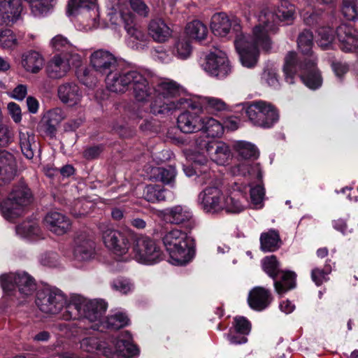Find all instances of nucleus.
Returning <instances> with one entry per match:
<instances>
[{"label":"nucleus","mask_w":358,"mask_h":358,"mask_svg":"<svg viewBox=\"0 0 358 358\" xmlns=\"http://www.w3.org/2000/svg\"><path fill=\"white\" fill-rule=\"evenodd\" d=\"M278 18L273 7L264 6L257 15L258 24L253 28L252 35L245 36L240 34L236 36L235 46L243 66L248 68L255 66L260 49L265 52L270 51L272 41L269 34L276 32Z\"/></svg>","instance_id":"obj_1"},{"label":"nucleus","mask_w":358,"mask_h":358,"mask_svg":"<svg viewBox=\"0 0 358 358\" xmlns=\"http://www.w3.org/2000/svg\"><path fill=\"white\" fill-rule=\"evenodd\" d=\"M282 71L287 83H294L297 73H300L302 82L309 88L315 90L322 85V79L317 69V57L305 58L303 61L294 51L288 52L284 57Z\"/></svg>","instance_id":"obj_2"},{"label":"nucleus","mask_w":358,"mask_h":358,"mask_svg":"<svg viewBox=\"0 0 358 358\" xmlns=\"http://www.w3.org/2000/svg\"><path fill=\"white\" fill-rule=\"evenodd\" d=\"M106 308L107 304L103 300H73L66 306L62 318L64 320H87L91 322H98L91 327L99 329V324Z\"/></svg>","instance_id":"obj_3"},{"label":"nucleus","mask_w":358,"mask_h":358,"mask_svg":"<svg viewBox=\"0 0 358 358\" xmlns=\"http://www.w3.org/2000/svg\"><path fill=\"white\" fill-rule=\"evenodd\" d=\"M32 201L30 189L23 183L15 186L8 199L0 202V208L3 216L8 220L13 221L20 217L24 208Z\"/></svg>","instance_id":"obj_4"},{"label":"nucleus","mask_w":358,"mask_h":358,"mask_svg":"<svg viewBox=\"0 0 358 358\" xmlns=\"http://www.w3.org/2000/svg\"><path fill=\"white\" fill-rule=\"evenodd\" d=\"M162 241L176 264H183L189 261L190 248L186 233L177 229H172L163 236Z\"/></svg>","instance_id":"obj_5"},{"label":"nucleus","mask_w":358,"mask_h":358,"mask_svg":"<svg viewBox=\"0 0 358 358\" xmlns=\"http://www.w3.org/2000/svg\"><path fill=\"white\" fill-rule=\"evenodd\" d=\"M245 113L249 120L257 126L271 127L279 119L276 108L270 103L259 101L248 106Z\"/></svg>","instance_id":"obj_6"},{"label":"nucleus","mask_w":358,"mask_h":358,"mask_svg":"<svg viewBox=\"0 0 358 358\" xmlns=\"http://www.w3.org/2000/svg\"><path fill=\"white\" fill-rule=\"evenodd\" d=\"M133 253L134 259L143 264H155L163 258V252L156 242L143 236L136 238Z\"/></svg>","instance_id":"obj_7"},{"label":"nucleus","mask_w":358,"mask_h":358,"mask_svg":"<svg viewBox=\"0 0 358 358\" xmlns=\"http://www.w3.org/2000/svg\"><path fill=\"white\" fill-rule=\"evenodd\" d=\"M101 229L106 246L114 254L122 256L128 252L131 236L129 232L120 231L103 225Z\"/></svg>","instance_id":"obj_8"},{"label":"nucleus","mask_w":358,"mask_h":358,"mask_svg":"<svg viewBox=\"0 0 358 358\" xmlns=\"http://www.w3.org/2000/svg\"><path fill=\"white\" fill-rule=\"evenodd\" d=\"M36 303L43 313L57 314L66 304V298L58 289H45L37 294Z\"/></svg>","instance_id":"obj_9"},{"label":"nucleus","mask_w":358,"mask_h":358,"mask_svg":"<svg viewBox=\"0 0 358 358\" xmlns=\"http://www.w3.org/2000/svg\"><path fill=\"white\" fill-rule=\"evenodd\" d=\"M90 61L93 69L103 76H108L117 66L114 54L104 49L94 51L90 56Z\"/></svg>","instance_id":"obj_10"},{"label":"nucleus","mask_w":358,"mask_h":358,"mask_svg":"<svg viewBox=\"0 0 358 358\" xmlns=\"http://www.w3.org/2000/svg\"><path fill=\"white\" fill-rule=\"evenodd\" d=\"M202 66L206 71L219 78H224L231 72L229 61L222 52L208 55Z\"/></svg>","instance_id":"obj_11"},{"label":"nucleus","mask_w":358,"mask_h":358,"mask_svg":"<svg viewBox=\"0 0 358 358\" xmlns=\"http://www.w3.org/2000/svg\"><path fill=\"white\" fill-rule=\"evenodd\" d=\"M201 205L207 213H218L224 208L225 196L217 187H208L199 194Z\"/></svg>","instance_id":"obj_12"},{"label":"nucleus","mask_w":358,"mask_h":358,"mask_svg":"<svg viewBox=\"0 0 358 358\" xmlns=\"http://www.w3.org/2000/svg\"><path fill=\"white\" fill-rule=\"evenodd\" d=\"M137 71H111L106 78L107 87L116 93H124L131 88Z\"/></svg>","instance_id":"obj_13"},{"label":"nucleus","mask_w":358,"mask_h":358,"mask_svg":"<svg viewBox=\"0 0 358 358\" xmlns=\"http://www.w3.org/2000/svg\"><path fill=\"white\" fill-rule=\"evenodd\" d=\"M73 254L75 258L80 262L92 259L95 254V243L92 236L86 232L78 233L75 237Z\"/></svg>","instance_id":"obj_14"},{"label":"nucleus","mask_w":358,"mask_h":358,"mask_svg":"<svg viewBox=\"0 0 358 358\" xmlns=\"http://www.w3.org/2000/svg\"><path fill=\"white\" fill-rule=\"evenodd\" d=\"M189 99H180L176 101L169 99H162L157 97L150 104V111L154 115H165L181 108H195L197 105H194Z\"/></svg>","instance_id":"obj_15"},{"label":"nucleus","mask_w":358,"mask_h":358,"mask_svg":"<svg viewBox=\"0 0 358 358\" xmlns=\"http://www.w3.org/2000/svg\"><path fill=\"white\" fill-rule=\"evenodd\" d=\"M161 213L171 224H187L189 228L194 226L192 213L186 206L176 205L162 210Z\"/></svg>","instance_id":"obj_16"},{"label":"nucleus","mask_w":358,"mask_h":358,"mask_svg":"<svg viewBox=\"0 0 358 358\" xmlns=\"http://www.w3.org/2000/svg\"><path fill=\"white\" fill-rule=\"evenodd\" d=\"M22 10L21 0H0V24H13L20 19Z\"/></svg>","instance_id":"obj_17"},{"label":"nucleus","mask_w":358,"mask_h":358,"mask_svg":"<svg viewBox=\"0 0 358 358\" xmlns=\"http://www.w3.org/2000/svg\"><path fill=\"white\" fill-rule=\"evenodd\" d=\"M272 300L271 291L260 286L252 288L248 296L249 306L256 311H262L268 308Z\"/></svg>","instance_id":"obj_18"},{"label":"nucleus","mask_w":358,"mask_h":358,"mask_svg":"<svg viewBox=\"0 0 358 358\" xmlns=\"http://www.w3.org/2000/svg\"><path fill=\"white\" fill-rule=\"evenodd\" d=\"M113 345L114 350L110 347L103 350V355L107 358L132 357L138 354L137 347L129 341L117 339Z\"/></svg>","instance_id":"obj_19"},{"label":"nucleus","mask_w":358,"mask_h":358,"mask_svg":"<svg viewBox=\"0 0 358 358\" xmlns=\"http://www.w3.org/2000/svg\"><path fill=\"white\" fill-rule=\"evenodd\" d=\"M45 224L50 231L57 235H63L69 231L71 227L70 220L64 215L51 211L44 218Z\"/></svg>","instance_id":"obj_20"},{"label":"nucleus","mask_w":358,"mask_h":358,"mask_svg":"<svg viewBox=\"0 0 358 358\" xmlns=\"http://www.w3.org/2000/svg\"><path fill=\"white\" fill-rule=\"evenodd\" d=\"M232 26L236 31L240 27L236 20H231L225 13H215L211 18L210 29L215 36H226L230 32Z\"/></svg>","instance_id":"obj_21"},{"label":"nucleus","mask_w":358,"mask_h":358,"mask_svg":"<svg viewBox=\"0 0 358 358\" xmlns=\"http://www.w3.org/2000/svg\"><path fill=\"white\" fill-rule=\"evenodd\" d=\"M336 34L340 48L344 52H352L355 43H358L357 31L350 24H342L336 28Z\"/></svg>","instance_id":"obj_22"},{"label":"nucleus","mask_w":358,"mask_h":358,"mask_svg":"<svg viewBox=\"0 0 358 358\" xmlns=\"http://www.w3.org/2000/svg\"><path fill=\"white\" fill-rule=\"evenodd\" d=\"M45 59L38 51L30 50L21 55L20 64L23 69L32 74L39 73L44 66Z\"/></svg>","instance_id":"obj_23"},{"label":"nucleus","mask_w":358,"mask_h":358,"mask_svg":"<svg viewBox=\"0 0 358 358\" xmlns=\"http://www.w3.org/2000/svg\"><path fill=\"white\" fill-rule=\"evenodd\" d=\"M178 127L185 134L201 131L202 117L196 112L186 111L181 113L177 119Z\"/></svg>","instance_id":"obj_24"},{"label":"nucleus","mask_w":358,"mask_h":358,"mask_svg":"<svg viewBox=\"0 0 358 358\" xmlns=\"http://www.w3.org/2000/svg\"><path fill=\"white\" fill-rule=\"evenodd\" d=\"M57 93L61 101L70 106L78 104L82 98L79 87L74 83H66L59 85Z\"/></svg>","instance_id":"obj_25"},{"label":"nucleus","mask_w":358,"mask_h":358,"mask_svg":"<svg viewBox=\"0 0 358 358\" xmlns=\"http://www.w3.org/2000/svg\"><path fill=\"white\" fill-rule=\"evenodd\" d=\"M131 88L133 90V95L138 102H146L152 94V90L149 85L146 78L137 71L132 82Z\"/></svg>","instance_id":"obj_26"},{"label":"nucleus","mask_w":358,"mask_h":358,"mask_svg":"<svg viewBox=\"0 0 358 358\" xmlns=\"http://www.w3.org/2000/svg\"><path fill=\"white\" fill-rule=\"evenodd\" d=\"M248 205L246 193L234 189L230 194L225 196L224 208L228 213H238L243 211Z\"/></svg>","instance_id":"obj_27"},{"label":"nucleus","mask_w":358,"mask_h":358,"mask_svg":"<svg viewBox=\"0 0 358 358\" xmlns=\"http://www.w3.org/2000/svg\"><path fill=\"white\" fill-rule=\"evenodd\" d=\"M189 101L194 103V105H197L196 108L191 109L199 112L203 111V108L211 113L222 112L227 110V103L222 99L217 97L204 96L198 101L190 99Z\"/></svg>","instance_id":"obj_28"},{"label":"nucleus","mask_w":358,"mask_h":358,"mask_svg":"<svg viewBox=\"0 0 358 358\" xmlns=\"http://www.w3.org/2000/svg\"><path fill=\"white\" fill-rule=\"evenodd\" d=\"M148 33L155 41L164 43L171 37L172 31L163 20L157 18L150 21Z\"/></svg>","instance_id":"obj_29"},{"label":"nucleus","mask_w":358,"mask_h":358,"mask_svg":"<svg viewBox=\"0 0 358 358\" xmlns=\"http://www.w3.org/2000/svg\"><path fill=\"white\" fill-rule=\"evenodd\" d=\"M203 145L210 157L217 164H224L230 157V150L226 144L205 143Z\"/></svg>","instance_id":"obj_30"},{"label":"nucleus","mask_w":358,"mask_h":358,"mask_svg":"<svg viewBox=\"0 0 358 358\" xmlns=\"http://www.w3.org/2000/svg\"><path fill=\"white\" fill-rule=\"evenodd\" d=\"M69 71V64L60 56H54L48 64L46 71L51 78L57 79L64 76Z\"/></svg>","instance_id":"obj_31"},{"label":"nucleus","mask_w":358,"mask_h":358,"mask_svg":"<svg viewBox=\"0 0 358 358\" xmlns=\"http://www.w3.org/2000/svg\"><path fill=\"white\" fill-rule=\"evenodd\" d=\"M15 284L20 293L25 296L33 294L36 289L34 279L27 273H15Z\"/></svg>","instance_id":"obj_32"},{"label":"nucleus","mask_w":358,"mask_h":358,"mask_svg":"<svg viewBox=\"0 0 358 358\" xmlns=\"http://www.w3.org/2000/svg\"><path fill=\"white\" fill-rule=\"evenodd\" d=\"M280 238L278 231L271 229L260 236L261 249L266 252H273L280 245Z\"/></svg>","instance_id":"obj_33"},{"label":"nucleus","mask_w":358,"mask_h":358,"mask_svg":"<svg viewBox=\"0 0 358 358\" xmlns=\"http://www.w3.org/2000/svg\"><path fill=\"white\" fill-rule=\"evenodd\" d=\"M19 141L22 154L27 159H32L34 155V147H36L34 134L27 131H20Z\"/></svg>","instance_id":"obj_34"},{"label":"nucleus","mask_w":358,"mask_h":358,"mask_svg":"<svg viewBox=\"0 0 358 358\" xmlns=\"http://www.w3.org/2000/svg\"><path fill=\"white\" fill-rule=\"evenodd\" d=\"M280 280L274 282L276 292L279 294H284L295 287L296 274L292 271H282Z\"/></svg>","instance_id":"obj_35"},{"label":"nucleus","mask_w":358,"mask_h":358,"mask_svg":"<svg viewBox=\"0 0 358 358\" xmlns=\"http://www.w3.org/2000/svg\"><path fill=\"white\" fill-rule=\"evenodd\" d=\"M297 45L302 54L306 55L308 58H311V56L315 57L312 51L313 34L310 30L304 29L299 33L297 38Z\"/></svg>","instance_id":"obj_36"},{"label":"nucleus","mask_w":358,"mask_h":358,"mask_svg":"<svg viewBox=\"0 0 358 358\" xmlns=\"http://www.w3.org/2000/svg\"><path fill=\"white\" fill-rule=\"evenodd\" d=\"M167 190L160 185H149L143 190V197L149 202L155 203L165 201Z\"/></svg>","instance_id":"obj_37"},{"label":"nucleus","mask_w":358,"mask_h":358,"mask_svg":"<svg viewBox=\"0 0 358 358\" xmlns=\"http://www.w3.org/2000/svg\"><path fill=\"white\" fill-rule=\"evenodd\" d=\"M201 131L210 138L220 137L223 134V127L213 117H202Z\"/></svg>","instance_id":"obj_38"},{"label":"nucleus","mask_w":358,"mask_h":358,"mask_svg":"<svg viewBox=\"0 0 358 358\" xmlns=\"http://www.w3.org/2000/svg\"><path fill=\"white\" fill-rule=\"evenodd\" d=\"M231 171L234 176H246L249 175L253 176L258 179H261L262 177V171L258 164L251 165L248 163L239 164L232 166Z\"/></svg>","instance_id":"obj_39"},{"label":"nucleus","mask_w":358,"mask_h":358,"mask_svg":"<svg viewBox=\"0 0 358 358\" xmlns=\"http://www.w3.org/2000/svg\"><path fill=\"white\" fill-rule=\"evenodd\" d=\"M276 17L278 22H286L287 24L291 23L295 16V6L286 0L280 2L277 10H275Z\"/></svg>","instance_id":"obj_40"},{"label":"nucleus","mask_w":358,"mask_h":358,"mask_svg":"<svg viewBox=\"0 0 358 358\" xmlns=\"http://www.w3.org/2000/svg\"><path fill=\"white\" fill-rule=\"evenodd\" d=\"M180 86L176 82L165 80L157 84L155 91L159 96H162L164 99L173 97L178 94Z\"/></svg>","instance_id":"obj_41"},{"label":"nucleus","mask_w":358,"mask_h":358,"mask_svg":"<svg viewBox=\"0 0 358 358\" xmlns=\"http://www.w3.org/2000/svg\"><path fill=\"white\" fill-rule=\"evenodd\" d=\"M129 323V319L123 313H118L109 315L104 321H101L100 324L110 330H118Z\"/></svg>","instance_id":"obj_42"},{"label":"nucleus","mask_w":358,"mask_h":358,"mask_svg":"<svg viewBox=\"0 0 358 358\" xmlns=\"http://www.w3.org/2000/svg\"><path fill=\"white\" fill-rule=\"evenodd\" d=\"M186 33L192 38L202 41L208 34L207 27L199 20H193L186 26Z\"/></svg>","instance_id":"obj_43"},{"label":"nucleus","mask_w":358,"mask_h":358,"mask_svg":"<svg viewBox=\"0 0 358 358\" xmlns=\"http://www.w3.org/2000/svg\"><path fill=\"white\" fill-rule=\"evenodd\" d=\"M18 234L23 236H38L40 228L37 222L34 220L24 221L16 228Z\"/></svg>","instance_id":"obj_44"},{"label":"nucleus","mask_w":358,"mask_h":358,"mask_svg":"<svg viewBox=\"0 0 358 358\" xmlns=\"http://www.w3.org/2000/svg\"><path fill=\"white\" fill-rule=\"evenodd\" d=\"M262 268L264 271L273 279H275L280 273L279 263L274 255L266 257L262 260Z\"/></svg>","instance_id":"obj_45"},{"label":"nucleus","mask_w":358,"mask_h":358,"mask_svg":"<svg viewBox=\"0 0 358 358\" xmlns=\"http://www.w3.org/2000/svg\"><path fill=\"white\" fill-rule=\"evenodd\" d=\"M17 38L13 31L9 29L0 31V47L3 49H10L18 45Z\"/></svg>","instance_id":"obj_46"},{"label":"nucleus","mask_w":358,"mask_h":358,"mask_svg":"<svg viewBox=\"0 0 358 358\" xmlns=\"http://www.w3.org/2000/svg\"><path fill=\"white\" fill-rule=\"evenodd\" d=\"M238 155L243 159H256L258 157V151L255 146L250 143L240 142L236 145Z\"/></svg>","instance_id":"obj_47"},{"label":"nucleus","mask_w":358,"mask_h":358,"mask_svg":"<svg viewBox=\"0 0 358 358\" xmlns=\"http://www.w3.org/2000/svg\"><path fill=\"white\" fill-rule=\"evenodd\" d=\"M173 54L180 59H187L192 52V46L187 38H180L176 43Z\"/></svg>","instance_id":"obj_48"},{"label":"nucleus","mask_w":358,"mask_h":358,"mask_svg":"<svg viewBox=\"0 0 358 358\" xmlns=\"http://www.w3.org/2000/svg\"><path fill=\"white\" fill-rule=\"evenodd\" d=\"M341 12L348 20H354L358 16V6L355 0H342Z\"/></svg>","instance_id":"obj_49"},{"label":"nucleus","mask_w":358,"mask_h":358,"mask_svg":"<svg viewBox=\"0 0 358 358\" xmlns=\"http://www.w3.org/2000/svg\"><path fill=\"white\" fill-rule=\"evenodd\" d=\"M81 348L89 352L101 351L103 354V350L106 348L103 344L94 337L85 338L80 342Z\"/></svg>","instance_id":"obj_50"},{"label":"nucleus","mask_w":358,"mask_h":358,"mask_svg":"<svg viewBox=\"0 0 358 358\" xmlns=\"http://www.w3.org/2000/svg\"><path fill=\"white\" fill-rule=\"evenodd\" d=\"M333 40V31L330 27H321L318 29L317 43L322 48L327 49Z\"/></svg>","instance_id":"obj_51"},{"label":"nucleus","mask_w":358,"mask_h":358,"mask_svg":"<svg viewBox=\"0 0 358 358\" xmlns=\"http://www.w3.org/2000/svg\"><path fill=\"white\" fill-rule=\"evenodd\" d=\"M331 271V269L329 266H325L322 269L315 268L311 271V278L317 286H320L328 280L327 275Z\"/></svg>","instance_id":"obj_52"},{"label":"nucleus","mask_w":358,"mask_h":358,"mask_svg":"<svg viewBox=\"0 0 358 358\" xmlns=\"http://www.w3.org/2000/svg\"><path fill=\"white\" fill-rule=\"evenodd\" d=\"M113 289L122 293L127 294L134 289V285L127 278H119L114 280L111 285Z\"/></svg>","instance_id":"obj_53"},{"label":"nucleus","mask_w":358,"mask_h":358,"mask_svg":"<svg viewBox=\"0 0 358 358\" xmlns=\"http://www.w3.org/2000/svg\"><path fill=\"white\" fill-rule=\"evenodd\" d=\"M50 44L55 50L58 51H68L73 48L69 41L62 35L55 36L51 40Z\"/></svg>","instance_id":"obj_54"},{"label":"nucleus","mask_w":358,"mask_h":358,"mask_svg":"<svg viewBox=\"0 0 358 358\" xmlns=\"http://www.w3.org/2000/svg\"><path fill=\"white\" fill-rule=\"evenodd\" d=\"M234 325L236 331L243 335L248 334L251 329L250 322L243 316L236 317Z\"/></svg>","instance_id":"obj_55"},{"label":"nucleus","mask_w":358,"mask_h":358,"mask_svg":"<svg viewBox=\"0 0 358 358\" xmlns=\"http://www.w3.org/2000/svg\"><path fill=\"white\" fill-rule=\"evenodd\" d=\"M0 283L3 290L9 292L16 287L15 273L3 274L0 276Z\"/></svg>","instance_id":"obj_56"},{"label":"nucleus","mask_w":358,"mask_h":358,"mask_svg":"<svg viewBox=\"0 0 358 358\" xmlns=\"http://www.w3.org/2000/svg\"><path fill=\"white\" fill-rule=\"evenodd\" d=\"M96 0H70L68 3V13L73 15L79 8H90V5H94Z\"/></svg>","instance_id":"obj_57"},{"label":"nucleus","mask_w":358,"mask_h":358,"mask_svg":"<svg viewBox=\"0 0 358 358\" xmlns=\"http://www.w3.org/2000/svg\"><path fill=\"white\" fill-rule=\"evenodd\" d=\"M157 171L161 180L165 183L171 182L176 174L175 169L172 166H169L168 168L159 167L157 169Z\"/></svg>","instance_id":"obj_58"},{"label":"nucleus","mask_w":358,"mask_h":358,"mask_svg":"<svg viewBox=\"0 0 358 358\" xmlns=\"http://www.w3.org/2000/svg\"><path fill=\"white\" fill-rule=\"evenodd\" d=\"M130 6L132 10L142 16H147L149 9L142 0H130Z\"/></svg>","instance_id":"obj_59"},{"label":"nucleus","mask_w":358,"mask_h":358,"mask_svg":"<svg viewBox=\"0 0 358 358\" xmlns=\"http://www.w3.org/2000/svg\"><path fill=\"white\" fill-rule=\"evenodd\" d=\"M265 192L263 187L257 185L250 189V198L253 203H260L264 196Z\"/></svg>","instance_id":"obj_60"},{"label":"nucleus","mask_w":358,"mask_h":358,"mask_svg":"<svg viewBox=\"0 0 358 358\" xmlns=\"http://www.w3.org/2000/svg\"><path fill=\"white\" fill-rule=\"evenodd\" d=\"M103 151L101 145H94L87 148L83 153V157L87 160H92L98 157Z\"/></svg>","instance_id":"obj_61"},{"label":"nucleus","mask_w":358,"mask_h":358,"mask_svg":"<svg viewBox=\"0 0 358 358\" xmlns=\"http://www.w3.org/2000/svg\"><path fill=\"white\" fill-rule=\"evenodd\" d=\"M64 118L63 111L59 108H55L48 113V120L51 124H59Z\"/></svg>","instance_id":"obj_62"},{"label":"nucleus","mask_w":358,"mask_h":358,"mask_svg":"<svg viewBox=\"0 0 358 358\" xmlns=\"http://www.w3.org/2000/svg\"><path fill=\"white\" fill-rule=\"evenodd\" d=\"M331 67L336 75L338 77L342 76L348 71V64L338 60H333L331 62Z\"/></svg>","instance_id":"obj_63"},{"label":"nucleus","mask_w":358,"mask_h":358,"mask_svg":"<svg viewBox=\"0 0 358 358\" xmlns=\"http://www.w3.org/2000/svg\"><path fill=\"white\" fill-rule=\"evenodd\" d=\"M125 29L128 34L138 41H143L145 39V34L143 31L135 26L126 24Z\"/></svg>","instance_id":"obj_64"}]
</instances>
